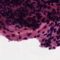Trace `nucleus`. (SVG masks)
I'll use <instances>...</instances> for the list:
<instances>
[{
  "label": "nucleus",
  "instance_id": "obj_31",
  "mask_svg": "<svg viewBox=\"0 0 60 60\" xmlns=\"http://www.w3.org/2000/svg\"><path fill=\"white\" fill-rule=\"evenodd\" d=\"M0 4H2V3H3V0H0Z\"/></svg>",
  "mask_w": 60,
  "mask_h": 60
},
{
  "label": "nucleus",
  "instance_id": "obj_62",
  "mask_svg": "<svg viewBox=\"0 0 60 60\" xmlns=\"http://www.w3.org/2000/svg\"><path fill=\"white\" fill-rule=\"evenodd\" d=\"M22 5H24V6H26V5L25 4V3H23L22 4Z\"/></svg>",
  "mask_w": 60,
  "mask_h": 60
},
{
  "label": "nucleus",
  "instance_id": "obj_5",
  "mask_svg": "<svg viewBox=\"0 0 60 60\" xmlns=\"http://www.w3.org/2000/svg\"><path fill=\"white\" fill-rule=\"evenodd\" d=\"M25 8L22 7L21 8L23 9V11L24 12H27L25 14H24V13H23V12H22V13L24 15H23L22 16H23L24 18H26V16H28V15L27 14L28 13V10L27 9V7L26 5H25Z\"/></svg>",
  "mask_w": 60,
  "mask_h": 60
},
{
  "label": "nucleus",
  "instance_id": "obj_11",
  "mask_svg": "<svg viewBox=\"0 0 60 60\" xmlns=\"http://www.w3.org/2000/svg\"><path fill=\"white\" fill-rule=\"evenodd\" d=\"M48 1L47 4L48 3V4L49 5H50V3H55V2H56V0H51L50 1Z\"/></svg>",
  "mask_w": 60,
  "mask_h": 60
},
{
  "label": "nucleus",
  "instance_id": "obj_1",
  "mask_svg": "<svg viewBox=\"0 0 60 60\" xmlns=\"http://www.w3.org/2000/svg\"><path fill=\"white\" fill-rule=\"evenodd\" d=\"M35 18H36V16H33V18L32 17H29L27 19V20H29V21L30 22H31L32 20V21H34V22H35V23H31L30 24L31 27H34L33 28V30H35L36 27H39V26L41 25V23H40V24H37L36 26V20L35 19H34ZM31 19H32V20H31Z\"/></svg>",
  "mask_w": 60,
  "mask_h": 60
},
{
  "label": "nucleus",
  "instance_id": "obj_48",
  "mask_svg": "<svg viewBox=\"0 0 60 60\" xmlns=\"http://www.w3.org/2000/svg\"><path fill=\"white\" fill-rule=\"evenodd\" d=\"M60 45V43H59L58 44H57V46H59Z\"/></svg>",
  "mask_w": 60,
  "mask_h": 60
},
{
  "label": "nucleus",
  "instance_id": "obj_25",
  "mask_svg": "<svg viewBox=\"0 0 60 60\" xmlns=\"http://www.w3.org/2000/svg\"><path fill=\"white\" fill-rule=\"evenodd\" d=\"M46 22H47V24H49V20H46Z\"/></svg>",
  "mask_w": 60,
  "mask_h": 60
},
{
  "label": "nucleus",
  "instance_id": "obj_56",
  "mask_svg": "<svg viewBox=\"0 0 60 60\" xmlns=\"http://www.w3.org/2000/svg\"><path fill=\"white\" fill-rule=\"evenodd\" d=\"M59 10H57V14H59Z\"/></svg>",
  "mask_w": 60,
  "mask_h": 60
},
{
  "label": "nucleus",
  "instance_id": "obj_63",
  "mask_svg": "<svg viewBox=\"0 0 60 60\" xmlns=\"http://www.w3.org/2000/svg\"><path fill=\"white\" fill-rule=\"evenodd\" d=\"M21 36H19V39H21Z\"/></svg>",
  "mask_w": 60,
  "mask_h": 60
},
{
  "label": "nucleus",
  "instance_id": "obj_64",
  "mask_svg": "<svg viewBox=\"0 0 60 60\" xmlns=\"http://www.w3.org/2000/svg\"><path fill=\"white\" fill-rule=\"evenodd\" d=\"M40 37V35H38L37 36V37L38 38V37Z\"/></svg>",
  "mask_w": 60,
  "mask_h": 60
},
{
  "label": "nucleus",
  "instance_id": "obj_24",
  "mask_svg": "<svg viewBox=\"0 0 60 60\" xmlns=\"http://www.w3.org/2000/svg\"><path fill=\"white\" fill-rule=\"evenodd\" d=\"M52 35H51V34H48V35H47V37H49V36H50V37H51V36Z\"/></svg>",
  "mask_w": 60,
  "mask_h": 60
},
{
  "label": "nucleus",
  "instance_id": "obj_39",
  "mask_svg": "<svg viewBox=\"0 0 60 60\" xmlns=\"http://www.w3.org/2000/svg\"><path fill=\"white\" fill-rule=\"evenodd\" d=\"M56 1H55V2H56V3H58L59 2V0H56Z\"/></svg>",
  "mask_w": 60,
  "mask_h": 60
},
{
  "label": "nucleus",
  "instance_id": "obj_45",
  "mask_svg": "<svg viewBox=\"0 0 60 60\" xmlns=\"http://www.w3.org/2000/svg\"><path fill=\"white\" fill-rule=\"evenodd\" d=\"M8 21L9 22L11 23V20H8Z\"/></svg>",
  "mask_w": 60,
  "mask_h": 60
},
{
  "label": "nucleus",
  "instance_id": "obj_34",
  "mask_svg": "<svg viewBox=\"0 0 60 60\" xmlns=\"http://www.w3.org/2000/svg\"><path fill=\"white\" fill-rule=\"evenodd\" d=\"M49 41V40L48 39H45V42H46V43H47V41Z\"/></svg>",
  "mask_w": 60,
  "mask_h": 60
},
{
  "label": "nucleus",
  "instance_id": "obj_57",
  "mask_svg": "<svg viewBox=\"0 0 60 60\" xmlns=\"http://www.w3.org/2000/svg\"><path fill=\"white\" fill-rule=\"evenodd\" d=\"M16 27H19V25H16Z\"/></svg>",
  "mask_w": 60,
  "mask_h": 60
},
{
  "label": "nucleus",
  "instance_id": "obj_14",
  "mask_svg": "<svg viewBox=\"0 0 60 60\" xmlns=\"http://www.w3.org/2000/svg\"><path fill=\"white\" fill-rule=\"evenodd\" d=\"M0 14H2V17H5L6 16V14H5L4 13H3L1 12H0Z\"/></svg>",
  "mask_w": 60,
  "mask_h": 60
},
{
  "label": "nucleus",
  "instance_id": "obj_53",
  "mask_svg": "<svg viewBox=\"0 0 60 60\" xmlns=\"http://www.w3.org/2000/svg\"><path fill=\"white\" fill-rule=\"evenodd\" d=\"M24 39L26 40H27V38H24Z\"/></svg>",
  "mask_w": 60,
  "mask_h": 60
},
{
  "label": "nucleus",
  "instance_id": "obj_2",
  "mask_svg": "<svg viewBox=\"0 0 60 60\" xmlns=\"http://www.w3.org/2000/svg\"><path fill=\"white\" fill-rule=\"evenodd\" d=\"M20 19H21L22 20V21L21 20L20 21H18L17 23L20 24L19 26H21V28H22L23 27V25H25L26 26H27L28 27H31V24H30L28 23V21H26L25 19H23V17L22 16H21L19 18Z\"/></svg>",
  "mask_w": 60,
  "mask_h": 60
},
{
  "label": "nucleus",
  "instance_id": "obj_54",
  "mask_svg": "<svg viewBox=\"0 0 60 60\" xmlns=\"http://www.w3.org/2000/svg\"><path fill=\"white\" fill-rule=\"evenodd\" d=\"M36 4V2H32V4Z\"/></svg>",
  "mask_w": 60,
  "mask_h": 60
},
{
  "label": "nucleus",
  "instance_id": "obj_47",
  "mask_svg": "<svg viewBox=\"0 0 60 60\" xmlns=\"http://www.w3.org/2000/svg\"><path fill=\"white\" fill-rule=\"evenodd\" d=\"M56 5H57V6H59V5H60V4L59 3V4H56Z\"/></svg>",
  "mask_w": 60,
  "mask_h": 60
},
{
  "label": "nucleus",
  "instance_id": "obj_38",
  "mask_svg": "<svg viewBox=\"0 0 60 60\" xmlns=\"http://www.w3.org/2000/svg\"><path fill=\"white\" fill-rule=\"evenodd\" d=\"M56 21H58V22H59V21H60V20H59V19H56Z\"/></svg>",
  "mask_w": 60,
  "mask_h": 60
},
{
  "label": "nucleus",
  "instance_id": "obj_18",
  "mask_svg": "<svg viewBox=\"0 0 60 60\" xmlns=\"http://www.w3.org/2000/svg\"><path fill=\"white\" fill-rule=\"evenodd\" d=\"M40 3H41V2L40 1H39L37 3V4L38 5L40 6V7H41L42 5V4H40Z\"/></svg>",
  "mask_w": 60,
  "mask_h": 60
},
{
  "label": "nucleus",
  "instance_id": "obj_28",
  "mask_svg": "<svg viewBox=\"0 0 60 60\" xmlns=\"http://www.w3.org/2000/svg\"><path fill=\"white\" fill-rule=\"evenodd\" d=\"M32 33H28L27 34L28 35V36H30L31 34H32Z\"/></svg>",
  "mask_w": 60,
  "mask_h": 60
},
{
  "label": "nucleus",
  "instance_id": "obj_50",
  "mask_svg": "<svg viewBox=\"0 0 60 60\" xmlns=\"http://www.w3.org/2000/svg\"><path fill=\"white\" fill-rule=\"evenodd\" d=\"M50 30H48V31H47V32H48V33H49V32H50Z\"/></svg>",
  "mask_w": 60,
  "mask_h": 60
},
{
  "label": "nucleus",
  "instance_id": "obj_30",
  "mask_svg": "<svg viewBox=\"0 0 60 60\" xmlns=\"http://www.w3.org/2000/svg\"><path fill=\"white\" fill-rule=\"evenodd\" d=\"M53 30L54 31V33H56V29H54Z\"/></svg>",
  "mask_w": 60,
  "mask_h": 60
},
{
  "label": "nucleus",
  "instance_id": "obj_44",
  "mask_svg": "<svg viewBox=\"0 0 60 60\" xmlns=\"http://www.w3.org/2000/svg\"><path fill=\"white\" fill-rule=\"evenodd\" d=\"M40 6H39L38 5V6H37V7H36V9H37V8H38V7H40Z\"/></svg>",
  "mask_w": 60,
  "mask_h": 60
},
{
  "label": "nucleus",
  "instance_id": "obj_29",
  "mask_svg": "<svg viewBox=\"0 0 60 60\" xmlns=\"http://www.w3.org/2000/svg\"><path fill=\"white\" fill-rule=\"evenodd\" d=\"M51 42L50 41H48V42H47L46 43H48V44H50L51 43Z\"/></svg>",
  "mask_w": 60,
  "mask_h": 60
},
{
  "label": "nucleus",
  "instance_id": "obj_27",
  "mask_svg": "<svg viewBox=\"0 0 60 60\" xmlns=\"http://www.w3.org/2000/svg\"><path fill=\"white\" fill-rule=\"evenodd\" d=\"M53 17H54V18H55V19H58V17L57 16H53Z\"/></svg>",
  "mask_w": 60,
  "mask_h": 60
},
{
  "label": "nucleus",
  "instance_id": "obj_21",
  "mask_svg": "<svg viewBox=\"0 0 60 60\" xmlns=\"http://www.w3.org/2000/svg\"><path fill=\"white\" fill-rule=\"evenodd\" d=\"M41 1L42 2H43V3H44V4H47L48 1H44V0H41Z\"/></svg>",
  "mask_w": 60,
  "mask_h": 60
},
{
  "label": "nucleus",
  "instance_id": "obj_7",
  "mask_svg": "<svg viewBox=\"0 0 60 60\" xmlns=\"http://www.w3.org/2000/svg\"><path fill=\"white\" fill-rule=\"evenodd\" d=\"M25 3L28 7L30 8L31 10H33V8H34V7L33 6V4H30L28 3V2L27 1H26Z\"/></svg>",
  "mask_w": 60,
  "mask_h": 60
},
{
  "label": "nucleus",
  "instance_id": "obj_12",
  "mask_svg": "<svg viewBox=\"0 0 60 60\" xmlns=\"http://www.w3.org/2000/svg\"><path fill=\"white\" fill-rule=\"evenodd\" d=\"M40 14H41L39 13H36V16H37L38 19H40L42 18V16L40 15Z\"/></svg>",
  "mask_w": 60,
  "mask_h": 60
},
{
  "label": "nucleus",
  "instance_id": "obj_16",
  "mask_svg": "<svg viewBox=\"0 0 60 60\" xmlns=\"http://www.w3.org/2000/svg\"><path fill=\"white\" fill-rule=\"evenodd\" d=\"M49 46V47H52V46L50 45L49 44H48V43H46V46H45V48H47Z\"/></svg>",
  "mask_w": 60,
  "mask_h": 60
},
{
  "label": "nucleus",
  "instance_id": "obj_55",
  "mask_svg": "<svg viewBox=\"0 0 60 60\" xmlns=\"http://www.w3.org/2000/svg\"><path fill=\"white\" fill-rule=\"evenodd\" d=\"M48 39H49V41H50V40H51V37H50V38H49Z\"/></svg>",
  "mask_w": 60,
  "mask_h": 60
},
{
  "label": "nucleus",
  "instance_id": "obj_8",
  "mask_svg": "<svg viewBox=\"0 0 60 60\" xmlns=\"http://www.w3.org/2000/svg\"><path fill=\"white\" fill-rule=\"evenodd\" d=\"M4 2L5 3V4H7V5L8 6H10L11 7H12V6L11 5H10V4H13V3H15L14 4L15 5V3H15V1H11V2L10 3H8V1L7 0H4Z\"/></svg>",
  "mask_w": 60,
  "mask_h": 60
},
{
  "label": "nucleus",
  "instance_id": "obj_41",
  "mask_svg": "<svg viewBox=\"0 0 60 60\" xmlns=\"http://www.w3.org/2000/svg\"><path fill=\"white\" fill-rule=\"evenodd\" d=\"M47 28V26H45L43 28V29H45V28Z\"/></svg>",
  "mask_w": 60,
  "mask_h": 60
},
{
  "label": "nucleus",
  "instance_id": "obj_3",
  "mask_svg": "<svg viewBox=\"0 0 60 60\" xmlns=\"http://www.w3.org/2000/svg\"><path fill=\"white\" fill-rule=\"evenodd\" d=\"M53 11L52 12V13L50 12L49 11H48V15H47V16L48 17V19H49L50 20H52L53 22H54L56 20V18H54L53 17L51 16V15H53V14H57V13H56V11H55V10L54 9H53ZM55 12L54 13V12Z\"/></svg>",
  "mask_w": 60,
  "mask_h": 60
},
{
  "label": "nucleus",
  "instance_id": "obj_59",
  "mask_svg": "<svg viewBox=\"0 0 60 60\" xmlns=\"http://www.w3.org/2000/svg\"><path fill=\"white\" fill-rule=\"evenodd\" d=\"M15 36V35L14 34H12V37H14Z\"/></svg>",
  "mask_w": 60,
  "mask_h": 60
},
{
  "label": "nucleus",
  "instance_id": "obj_46",
  "mask_svg": "<svg viewBox=\"0 0 60 60\" xmlns=\"http://www.w3.org/2000/svg\"><path fill=\"white\" fill-rule=\"evenodd\" d=\"M37 22H38V23H40V22H41V21L39 20H38L37 21Z\"/></svg>",
  "mask_w": 60,
  "mask_h": 60
},
{
  "label": "nucleus",
  "instance_id": "obj_43",
  "mask_svg": "<svg viewBox=\"0 0 60 60\" xmlns=\"http://www.w3.org/2000/svg\"><path fill=\"white\" fill-rule=\"evenodd\" d=\"M48 9H51V7H50V6H48Z\"/></svg>",
  "mask_w": 60,
  "mask_h": 60
},
{
  "label": "nucleus",
  "instance_id": "obj_36",
  "mask_svg": "<svg viewBox=\"0 0 60 60\" xmlns=\"http://www.w3.org/2000/svg\"><path fill=\"white\" fill-rule=\"evenodd\" d=\"M45 38L43 39L42 41V42H43V41H45Z\"/></svg>",
  "mask_w": 60,
  "mask_h": 60
},
{
  "label": "nucleus",
  "instance_id": "obj_40",
  "mask_svg": "<svg viewBox=\"0 0 60 60\" xmlns=\"http://www.w3.org/2000/svg\"><path fill=\"white\" fill-rule=\"evenodd\" d=\"M55 37V36H54L53 37H51V40H53V39H54V38Z\"/></svg>",
  "mask_w": 60,
  "mask_h": 60
},
{
  "label": "nucleus",
  "instance_id": "obj_58",
  "mask_svg": "<svg viewBox=\"0 0 60 60\" xmlns=\"http://www.w3.org/2000/svg\"><path fill=\"white\" fill-rule=\"evenodd\" d=\"M6 29L8 32H9V30L8 29Z\"/></svg>",
  "mask_w": 60,
  "mask_h": 60
},
{
  "label": "nucleus",
  "instance_id": "obj_33",
  "mask_svg": "<svg viewBox=\"0 0 60 60\" xmlns=\"http://www.w3.org/2000/svg\"><path fill=\"white\" fill-rule=\"evenodd\" d=\"M46 43H45L43 44H41V45H44V46H45L46 45Z\"/></svg>",
  "mask_w": 60,
  "mask_h": 60
},
{
  "label": "nucleus",
  "instance_id": "obj_26",
  "mask_svg": "<svg viewBox=\"0 0 60 60\" xmlns=\"http://www.w3.org/2000/svg\"><path fill=\"white\" fill-rule=\"evenodd\" d=\"M8 20L6 19V22L7 25L9 24V22H8Z\"/></svg>",
  "mask_w": 60,
  "mask_h": 60
},
{
  "label": "nucleus",
  "instance_id": "obj_4",
  "mask_svg": "<svg viewBox=\"0 0 60 60\" xmlns=\"http://www.w3.org/2000/svg\"><path fill=\"white\" fill-rule=\"evenodd\" d=\"M14 14H13V15H10V17H7V19H11L12 20L14 19L15 20V21L12 22L13 23H11L13 25H15V24H17L18 23V22H17V20L18 19H16V18H15V17L14 16Z\"/></svg>",
  "mask_w": 60,
  "mask_h": 60
},
{
  "label": "nucleus",
  "instance_id": "obj_15",
  "mask_svg": "<svg viewBox=\"0 0 60 60\" xmlns=\"http://www.w3.org/2000/svg\"><path fill=\"white\" fill-rule=\"evenodd\" d=\"M54 29V27H51V28L50 29V31H51L50 32V34H51V35H52V33H53V29Z\"/></svg>",
  "mask_w": 60,
  "mask_h": 60
},
{
  "label": "nucleus",
  "instance_id": "obj_17",
  "mask_svg": "<svg viewBox=\"0 0 60 60\" xmlns=\"http://www.w3.org/2000/svg\"><path fill=\"white\" fill-rule=\"evenodd\" d=\"M2 5H0V9H1H1H3V8L2 7V6H3L4 5V4L5 3V2L4 3V2L3 1V2L2 3Z\"/></svg>",
  "mask_w": 60,
  "mask_h": 60
},
{
  "label": "nucleus",
  "instance_id": "obj_19",
  "mask_svg": "<svg viewBox=\"0 0 60 60\" xmlns=\"http://www.w3.org/2000/svg\"><path fill=\"white\" fill-rule=\"evenodd\" d=\"M19 10H19V8H18L16 10V11L17 12H18V11H19L20 12L21 11H22V9H21V8H19Z\"/></svg>",
  "mask_w": 60,
  "mask_h": 60
},
{
  "label": "nucleus",
  "instance_id": "obj_35",
  "mask_svg": "<svg viewBox=\"0 0 60 60\" xmlns=\"http://www.w3.org/2000/svg\"><path fill=\"white\" fill-rule=\"evenodd\" d=\"M3 29L4 30H6V28L5 26H3Z\"/></svg>",
  "mask_w": 60,
  "mask_h": 60
},
{
  "label": "nucleus",
  "instance_id": "obj_60",
  "mask_svg": "<svg viewBox=\"0 0 60 60\" xmlns=\"http://www.w3.org/2000/svg\"><path fill=\"white\" fill-rule=\"evenodd\" d=\"M3 33H4V34H5L6 33V32L5 31H3Z\"/></svg>",
  "mask_w": 60,
  "mask_h": 60
},
{
  "label": "nucleus",
  "instance_id": "obj_9",
  "mask_svg": "<svg viewBox=\"0 0 60 60\" xmlns=\"http://www.w3.org/2000/svg\"><path fill=\"white\" fill-rule=\"evenodd\" d=\"M19 1H20V2L19 3ZM21 3H23V1H22V0H18V1H17L15 2L14 3H15V5L16 6L18 7V5H21Z\"/></svg>",
  "mask_w": 60,
  "mask_h": 60
},
{
  "label": "nucleus",
  "instance_id": "obj_13",
  "mask_svg": "<svg viewBox=\"0 0 60 60\" xmlns=\"http://www.w3.org/2000/svg\"><path fill=\"white\" fill-rule=\"evenodd\" d=\"M43 6H44L45 8H47V6L45 4V3L44 4L42 5L41 7H40V10H41L42 7H43Z\"/></svg>",
  "mask_w": 60,
  "mask_h": 60
},
{
  "label": "nucleus",
  "instance_id": "obj_6",
  "mask_svg": "<svg viewBox=\"0 0 60 60\" xmlns=\"http://www.w3.org/2000/svg\"><path fill=\"white\" fill-rule=\"evenodd\" d=\"M2 11H3L4 12V13H5L6 14V15L7 16H10V15H9V14L10 13L11 14H13V12H12V9H11L10 10H8V14L7 12H5L4 10V9H2Z\"/></svg>",
  "mask_w": 60,
  "mask_h": 60
},
{
  "label": "nucleus",
  "instance_id": "obj_37",
  "mask_svg": "<svg viewBox=\"0 0 60 60\" xmlns=\"http://www.w3.org/2000/svg\"><path fill=\"white\" fill-rule=\"evenodd\" d=\"M15 16H16V15H18V14L16 12H15Z\"/></svg>",
  "mask_w": 60,
  "mask_h": 60
},
{
  "label": "nucleus",
  "instance_id": "obj_20",
  "mask_svg": "<svg viewBox=\"0 0 60 60\" xmlns=\"http://www.w3.org/2000/svg\"><path fill=\"white\" fill-rule=\"evenodd\" d=\"M58 31H57V34H60V28H59L58 29Z\"/></svg>",
  "mask_w": 60,
  "mask_h": 60
},
{
  "label": "nucleus",
  "instance_id": "obj_49",
  "mask_svg": "<svg viewBox=\"0 0 60 60\" xmlns=\"http://www.w3.org/2000/svg\"><path fill=\"white\" fill-rule=\"evenodd\" d=\"M20 16V15H19V14L18 15L16 16V17H19Z\"/></svg>",
  "mask_w": 60,
  "mask_h": 60
},
{
  "label": "nucleus",
  "instance_id": "obj_10",
  "mask_svg": "<svg viewBox=\"0 0 60 60\" xmlns=\"http://www.w3.org/2000/svg\"><path fill=\"white\" fill-rule=\"evenodd\" d=\"M35 9H36V8H34V9H33V11H34L31 12L30 13L31 14H35V11H36V12H41V9H36V10H35Z\"/></svg>",
  "mask_w": 60,
  "mask_h": 60
},
{
  "label": "nucleus",
  "instance_id": "obj_52",
  "mask_svg": "<svg viewBox=\"0 0 60 60\" xmlns=\"http://www.w3.org/2000/svg\"><path fill=\"white\" fill-rule=\"evenodd\" d=\"M29 13V15L30 16H32V15H31V14H31L30 13Z\"/></svg>",
  "mask_w": 60,
  "mask_h": 60
},
{
  "label": "nucleus",
  "instance_id": "obj_32",
  "mask_svg": "<svg viewBox=\"0 0 60 60\" xmlns=\"http://www.w3.org/2000/svg\"><path fill=\"white\" fill-rule=\"evenodd\" d=\"M12 25V24H10L9 23H8V24H7V25L8 26H11Z\"/></svg>",
  "mask_w": 60,
  "mask_h": 60
},
{
  "label": "nucleus",
  "instance_id": "obj_42",
  "mask_svg": "<svg viewBox=\"0 0 60 60\" xmlns=\"http://www.w3.org/2000/svg\"><path fill=\"white\" fill-rule=\"evenodd\" d=\"M4 9V10L5 11H7V9H6V8L5 7H3Z\"/></svg>",
  "mask_w": 60,
  "mask_h": 60
},
{
  "label": "nucleus",
  "instance_id": "obj_22",
  "mask_svg": "<svg viewBox=\"0 0 60 60\" xmlns=\"http://www.w3.org/2000/svg\"><path fill=\"white\" fill-rule=\"evenodd\" d=\"M45 19H46L45 18H44L42 19L41 20L42 22H45Z\"/></svg>",
  "mask_w": 60,
  "mask_h": 60
},
{
  "label": "nucleus",
  "instance_id": "obj_51",
  "mask_svg": "<svg viewBox=\"0 0 60 60\" xmlns=\"http://www.w3.org/2000/svg\"><path fill=\"white\" fill-rule=\"evenodd\" d=\"M6 36L7 37H8V38H10V36L9 35H7Z\"/></svg>",
  "mask_w": 60,
  "mask_h": 60
},
{
  "label": "nucleus",
  "instance_id": "obj_61",
  "mask_svg": "<svg viewBox=\"0 0 60 60\" xmlns=\"http://www.w3.org/2000/svg\"><path fill=\"white\" fill-rule=\"evenodd\" d=\"M7 9L8 10H10V9H11V8H9L8 7L7 8Z\"/></svg>",
  "mask_w": 60,
  "mask_h": 60
},
{
  "label": "nucleus",
  "instance_id": "obj_23",
  "mask_svg": "<svg viewBox=\"0 0 60 60\" xmlns=\"http://www.w3.org/2000/svg\"><path fill=\"white\" fill-rule=\"evenodd\" d=\"M0 23L1 24V25L4 26V22H2V21H0Z\"/></svg>",
  "mask_w": 60,
  "mask_h": 60
}]
</instances>
